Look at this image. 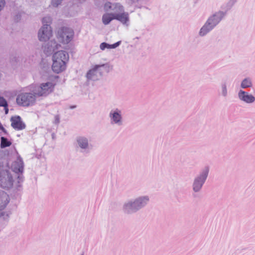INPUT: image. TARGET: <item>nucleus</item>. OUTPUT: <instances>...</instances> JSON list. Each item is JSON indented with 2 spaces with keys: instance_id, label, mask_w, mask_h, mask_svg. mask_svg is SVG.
I'll return each instance as SVG.
<instances>
[{
  "instance_id": "obj_33",
  "label": "nucleus",
  "mask_w": 255,
  "mask_h": 255,
  "mask_svg": "<svg viewBox=\"0 0 255 255\" xmlns=\"http://www.w3.org/2000/svg\"><path fill=\"white\" fill-rule=\"evenodd\" d=\"M237 0H231L229 2L228 4L231 3V5L230 7L228 8V9H230V7L236 2Z\"/></svg>"
},
{
  "instance_id": "obj_3",
  "label": "nucleus",
  "mask_w": 255,
  "mask_h": 255,
  "mask_svg": "<svg viewBox=\"0 0 255 255\" xmlns=\"http://www.w3.org/2000/svg\"><path fill=\"white\" fill-rule=\"evenodd\" d=\"M8 167V163L6 160L4 159L2 162H0V185L3 188L8 189L11 188L13 185V179L11 173L4 167Z\"/></svg>"
},
{
  "instance_id": "obj_4",
  "label": "nucleus",
  "mask_w": 255,
  "mask_h": 255,
  "mask_svg": "<svg viewBox=\"0 0 255 255\" xmlns=\"http://www.w3.org/2000/svg\"><path fill=\"white\" fill-rule=\"evenodd\" d=\"M210 167L205 166L202 168L199 173L194 177L192 184V188L194 193L200 192L209 176Z\"/></svg>"
},
{
  "instance_id": "obj_10",
  "label": "nucleus",
  "mask_w": 255,
  "mask_h": 255,
  "mask_svg": "<svg viewBox=\"0 0 255 255\" xmlns=\"http://www.w3.org/2000/svg\"><path fill=\"white\" fill-rule=\"evenodd\" d=\"M101 67H104L107 72H109L110 67L108 64L102 65H97L93 69L88 71L86 74V77L88 81H97L99 79V77L102 76V72L99 71V69Z\"/></svg>"
},
{
  "instance_id": "obj_6",
  "label": "nucleus",
  "mask_w": 255,
  "mask_h": 255,
  "mask_svg": "<svg viewBox=\"0 0 255 255\" xmlns=\"http://www.w3.org/2000/svg\"><path fill=\"white\" fill-rule=\"evenodd\" d=\"M8 195L4 191L0 190V219L7 221L9 218L8 212L2 211L9 202Z\"/></svg>"
},
{
  "instance_id": "obj_32",
  "label": "nucleus",
  "mask_w": 255,
  "mask_h": 255,
  "mask_svg": "<svg viewBox=\"0 0 255 255\" xmlns=\"http://www.w3.org/2000/svg\"><path fill=\"white\" fill-rule=\"evenodd\" d=\"M55 121L56 124H59L60 123V118L58 115L55 117Z\"/></svg>"
},
{
  "instance_id": "obj_26",
  "label": "nucleus",
  "mask_w": 255,
  "mask_h": 255,
  "mask_svg": "<svg viewBox=\"0 0 255 255\" xmlns=\"http://www.w3.org/2000/svg\"><path fill=\"white\" fill-rule=\"evenodd\" d=\"M142 0H126L127 2L130 5H134L138 8H140V6H138L137 5Z\"/></svg>"
},
{
  "instance_id": "obj_12",
  "label": "nucleus",
  "mask_w": 255,
  "mask_h": 255,
  "mask_svg": "<svg viewBox=\"0 0 255 255\" xmlns=\"http://www.w3.org/2000/svg\"><path fill=\"white\" fill-rule=\"evenodd\" d=\"M110 123L112 125L121 126L123 125L122 111L118 108L112 110L109 113Z\"/></svg>"
},
{
  "instance_id": "obj_1",
  "label": "nucleus",
  "mask_w": 255,
  "mask_h": 255,
  "mask_svg": "<svg viewBox=\"0 0 255 255\" xmlns=\"http://www.w3.org/2000/svg\"><path fill=\"white\" fill-rule=\"evenodd\" d=\"M227 11L219 10L211 15L200 28L199 35L205 36L211 31L226 15Z\"/></svg>"
},
{
  "instance_id": "obj_29",
  "label": "nucleus",
  "mask_w": 255,
  "mask_h": 255,
  "mask_svg": "<svg viewBox=\"0 0 255 255\" xmlns=\"http://www.w3.org/2000/svg\"><path fill=\"white\" fill-rule=\"evenodd\" d=\"M62 0H52L51 4L54 7H57L58 6V5H59L61 3Z\"/></svg>"
},
{
  "instance_id": "obj_13",
  "label": "nucleus",
  "mask_w": 255,
  "mask_h": 255,
  "mask_svg": "<svg viewBox=\"0 0 255 255\" xmlns=\"http://www.w3.org/2000/svg\"><path fill=\"white\" fill-rule=\"evenodd\" d=\"M104 9L106 11H111L113 14H119L121 12H124L125 8L124 6L119 2L112 3L108 1L104 5Z\"/></svg>"
},
{
  "instance_id": "obj_9",
  "label": "nucleus",
  "mask_w": 255,
  "mask_h": 255,
  "mask_svg": "<svg viewBox=\"0 0 255 255\" xmlns=\"http://www.w3.org/2000/svg\"><path fill=\"white\" fill-rule=\"evenodd\" d=\"M24 163L22 158L18 157L17 161L15 162L14 169V172L16 174L15 176H17V182L16 184V188L17 190H20L21 188V183L23 181V176L22 172L23 171Z\"/></svg>"
},
{
  "instance_id": "obj_15",
  "label": "nucleus",
  "mask_w": 255,
  "mask_h": 255,
  "mask_svg": "<svg viewBox=\"0 0 255 255\" xmlns=\"http://www.w3.org/2000/svg\"><path fill=\"white\" fill-rule=\"evenodd\" d=\"M52 29L49 24H45L39 29L38 33L39 40L46 41L52 36Z\"/></svg>"
},
{
  "instance_id": "obj_5",
  "label": "nucleus",
  "mask_w": 255,
  "mask_h": 255,
  "mask_svg": "<svg viewBox=\"0 0 255 255\" xmlns=\"http://www.w3.org/2000/svg\"><path fill=\"white\" fill-rule=\"evenodd\" d=\"M38 97L35 94V91L33 89L31 92L22 93L19 94L16 97L17 104L23 107H29L34 105L36 98Z\"/></svg>"
},
{
  "instance_id": "obj_19",
  "label": "nucleus",
  "mask_w": 255,
  "mask_h": 255,
  "mask_svg": "<svg viewBox=\"0 0 255 255\" xmlns=\"http://www.w3.org/2000/svg\"><path fill=\"white\" fill-rule=\"evenodd\" d=\"M238 96L240 100L247 104H252L255 101V97L253 95L242 90L239 91Z\"/></svg>"
},
{
  "instance_id": "obj_17",
  "label": "nucleus",
  "mask_w": 255,
  "mask_h": 255,
  "mask_svg": "<svg viewBox=\"0 0 255 255\" xmlns=\"http://www.w3.org/2000/svg\"><path fill=\"white\" fill-rule=\"evenodd\" d=\"M122 210L123 213L127 215H132L138 212L131 199L124 203Z\"/></svg>"
},
{
  "instance_id": "obj_8",
  "label": "nucleus",
  "mask_w": 255,
  "mask_h": 255,
  "mask_svg": "<svg viewBox=\"0 0 255 255\" xmlns=\"http://www.w3.org/2000/svg\"><path fill=\"white\" fill-rule=\"evenodd\" d=\"M76 148L80 152L83 154L90 153L92 147L87 137L79 136L76 137Z\"/></svg>"
},
{
  "instance_id": "obj_25",
  "label": "nucleus",
  "mask_w": 255,
  "mask_h": 255,
  "mask_svg": "<svg viewBox=\"0 0 255 255\" xmlns=\"http://www.w3.org/2000/svg\"><path fill=\"white\" fill-rule=\"evenodd\" d=\"M221 94L225 98L228 96L227 87L226 82L222 83L221 84Z\"/></svg>"
},
{
  "instance_id": "obj_24",
  "label": "nucleus",
  "mask_w": 255,
  "mask_h": 255,
  "mask_svg": "<svg viewBox=\"0 0 255 255\" xmlns=\"http://www.w3.org/2000/svg\"><path fill=\"white\" fill-rule=\"evenodd\" d=\"M11 144V142L8 140L6 137L1 136L0 137V147L1 148H5L9 146Z\"/></svg>"
},
{
  "instance_id": "obj_36",
  "label": "nucleus",
  "mask_w": 255,
  "mask_h": 255,
  "mask_svg": "<svg viewBox=\"0 0 255 255\" xmlns=\"http://www.w3.org/2000/svg\"><path fill=\"white\" fill-rule=\"evenodd\" d=\"M2 131L5 133V134H7V131L4 128V129H2Z\"/></svg>"
},
{
  "instance_id": "obj_14",
  "label": "nucleus",
  "mask_w": 255,
  "mask_h": 255,
  "mask_svg": "<svg viewBox=\"0 0 255 255\" xmlns=\"http://www.w3.org/2000/svg\"><path fill=\"white\" fill-rule=\"evenodd\" d=\"M138 212L147 206L149 202V197L147 195L140 196L131 199Z\"/></svg>"
},
{
  "instance_id": "obj_37",
  "label": "nucleus",
  "mask_w": 255,
  "mask_h": 255,
  "mask_svg": "<svg viewBox=\"0 0 255 255\" xmlns=\"http://www.w3.org/2000/svg\"><path fill=\"white\" fill-rule=\"evenodd\" d=\"M52 138H54V133H53L52 134Z\"/></svg>"
},
{
  "instance_id": "obj_21",
  "label": "nucleus",
  "mask_w": 255,
  "mask_h": 255,
  "mask_svg": "<svg viewBox=\"0 0 255 255\" xmlns=\"http://www.w3.org/2000/svg\"><path fill=\"white\" fill-rule=\"evenodd\" d=\"M115 14L106 13L102 16V22L105 25L109 24L112 20L115 19Z\"/></svg>"
},
{
  "instance_id": "obj_7",
  "label": "nucleus",
  "mask_w": 255,
  "mask_h": 255,
  "mask_svg": "<svg viewBox=\"0 0 255 255\" xmlns=\"http://www.w3.org/2000/svg\"><path fill=\"white\" fill-rule=\"evenodd\" d=\"M74 31L72 29L62 27L58 31L57 38L59 42L63 44H68L73 38Z\"/></svg>"
},
{
  "instance_id": "obj_35",
  "label": "nucleus",
  "mask_w": 255,
  "mask_h": 255,
  "mask_svg": "<svg viewBox=\"0 0 255 255\" xmlns=\"http://www.w3.org/2000/svg\"><path fill=\"white\" fill-rule=\"evenodd\" d=\"M4 110L5 114H7L8 112V109H7V107L4 108Z\"/></svg>"
},
{
  "instance_id": "obj_20",
  "label": "nucleus",
  "mask_w": 255,
  "mask_h": 255,
  "mask_svg": "<svg viewBox=\"0 0 255 255\" xmlns=\"http://www.w3.org/2000/svg\"><path fill=\"white\" fill-rule=\"evenodd\" d=\"M115 19L120 21L123 25L128 26L129 24V16L128 12H121L115 14Z\"/></svg>"
},
{
  "instance_id": "obj_11",
  "label": "nucleus",
  "mask_w": 255,
  "mask_h": 255,
  "mask_svg": "<svg viewBox=\"0 0 255 255\" xmlns=\"http://www.w3.org/2000/svg\"><path fill=\"white\" fill-rule=\"evenodd\" d=\"M53 86L52 82H47L41 84L40 86L36 87L34 89L35 94L38 97L46 96L52 91Z\"/></svg>"
},
{
  "instance_id": "obj_31",
  "label": "nucleus",
  "mask_w": 255,
  "mask_h": 255,
  "mask_svg": "<svg viewBox=\"0 0 255 255\" xmlns=\"http://www.w3.org/2000/svg\"><path fill=\"white\" fill-rule=\"evenodd\" d=\"M5 5V1L4 0H0V11L4 8Z\"/></svg>"
},
{
  "instance_id": "obj_2",
  "label": "nucleus",
  "mask_w": 255,
  "mask_h": 255,
  "mask_svg": "<svg viewBox=\"0 0 255 255\" xmlns=\"http://www.w3.org/2000/svg\"><path fill=\"white\" fill-rule=\"evenodd\" d=\"M69 60L68 53L63 50L55 52L52 56L53 64L52 68L53 71L59 73L66 69V62Z\"/></svg>"
},
{
  "instance_id": "obj_38",
  "label": "nucleus",
  "mask_w": 255,
  "mask_h": 255,
  "mask_svg": "<svg viewBox=\"0 0 255 255\" xmlns=\"http://www.w3.org/2000/svg\"><path fill=\"white\" fill-rule=\"evenodd\" d=\"M81 255H84V254L82 253Z\"/></svg>"
},
{
  "instance_id": "obj_16",
  "label": "nucleus",
  "mask_w": 255,
  "mask_h": 255,
  "mask_svg": "<svg viewBox=\"0 0 255 255\" xmlns=\"http://www.w3.org/2000/svg\"><path fill=\"white\" fill-rule=\"evenodd\" d=\"M60 46V44H58L55 40H50L43 46V52L47 56H49Z\"/></svg>"
},
{
  "instance_id": "obj_28",
  "label": "nucleus",
  "mask_w": 255,
  "mask_h": 255,
  "mask_svg": "<svg viewBox=\"0 0 255 255\" xmlns=\"http://www.w3.org/2000/svg\"><path fill=\"white\" fill-rule=\"evenodd\" d=\"M42 22L43 23V25L45 24H49V26H50L51 18L50 17L48 16L44 17L42 18Z\"/></svg>"
},
{
  "instance_id": "obj_27",
  "label": "nucleus",
  "mask_w": 255,
  "mask_h": 255,
  "mask_svg": "<svg viewBox=\"0 0 255 255\" xmlns=\"http://www.w3.org/2000/svg\"><path fill=\"white\" fill-rule=\"evenodd\" d=\"M0 107H2L4 108L8 107L6 100L2 97H0Z\"/></svg>"
},
{
  "instance_id": "obj_34",
  "label": "nucleus",
  "mask_w": 255,
  "mask_h": 255,
  "mask_svg": "<svg viewBox=\"0 0 255 255\" xmlns=\"http://www.w3.org/2000/svg\"><path fill=\"white\" fill-rule=\"evenodd\" d=\"M76 108V105L70 106L69 107V108H70V109H75V108Z\"/></svg>"
},
{
  "instance_id": "obj_22",
  "label": "nucleus",
  "mask_w": 255,
  "mask_h": 255,
  "mask_svg": "<svg viewBox=\"0 0 255 255\" xmlns=\"http://www.w3.org/2000/svg\"><path fill=\"white\" fill-rule=\"evenodd\" d=\"M121 43V41H119L113 44H109L106 42H103L100 44V48L102 50H104L106 48L114 49L118 47Z\"/></svg>"
},
{
  "instance_id": "obj_18",
  "label": "nucleus",
  "mask_w": 255,
  "mask_h": 255,
  "mask_svg": "<svg viewBox=\"0 0 255 255\" xmlns=\"http://www.w3.org/2000/svg\"><path fill=\"white\" fill-rule=\"evenodd\" d=\"M11 126L15 129L22 130L25 128V124L22 121L19 116H15L11 117L10 119Z\"/></svg>"
},
{
  "instance_id": "obj_30",
  "label": "nucleus",
  "mask_w": 255,
  "mask_h": 255,
  "mask_svg": "<svg viewBox=\"0 0 255 255\" xmlns=\"http://www.w3.org/2000/svg\"><path fill=\"white\" fill-rule=\"evenodd\" d=\"M21 18V12H18L14 17V20L15 22H17Z\"/></svg>"
},
{
  "instance_id": "obj_23",
  "label": "nucleus",
  "mask_w": 255,
  "mask_h": 255,
  "mask_svg": "<svg viewBox=\"0 0 255 255\" xmlns=\"http://www.w3.org/2000/svg\"><path fill=\"white\" fill-rule=\"evenodd\" d=\"M253 86V83L250 78H246L243 80L241 84V87L242 89H247Z\"/></svg>"
}]
</instances>
